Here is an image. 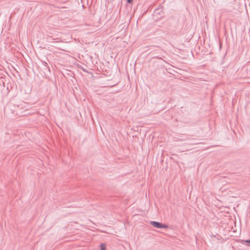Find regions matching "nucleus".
Masks as SVG:
<instances>
[{
	"mask_svg": "<svg viewBox=\"0 0 250 250\" xmlns=\"http://www.w3.org/2000/svg\"><path fill=\"white\" fill-rule=\"evenodd\" d=\"M150 224L154 227H155L157 228H164V229L168 228L167 225H165V224H163L157 222L152 221V222H151Z\"/></svg>",
	"mask_w": 250,
	"mask_h": 250,
	"instance_id": "1",
	"label": "nucleus"
},
{
	"mask_svg": "<svg viewBox=\"0 0 250 250\" xmlns=\"http://www.w3.org/2000/svg\"><path fill=\"white\" fill-rule=\"evenodd\" d=\"M100 247H101V250H105V249H106V246L104 244H101L100 246Z\"/></svg>",
	"mask_w": 250,
	"mask_h": 250,
	"instance_id": "2",
	"label": "nucleus"
},
{
	"mask_svg": "<svg viewBox=\"0 0 250 250\" xmlns=\"http://www.w3.org/2000/svg\"><path fill=\"white\" fill-rule=\"evenodd\" d=\"M127 2L128 3H131L133 1V0H127Z\"/></svg>",
	"mask_w": 250,
	"mask_h": 250,
	"instance_id": "3",
	"label": "nucleus"
},
{
	"mask_svg": "<svg viewBox=\"0 0 250 250\" xmlns=\"http://www.w3.org/2000/svg\"><path fill=\"white\" fill-rule=\"evenodd\" d=\"M246 243H250V240H247L245 241Z\"/></svg>",
	"mask_w": 250,
	"mask_h": 250,
	"instance_id": "4",
	"label": "nucleus"
},
{
	"mask_svg": "<svg viewBox=\"0 0 250 250\" xmlns=\"http://www.w3.org/2000/svg\"><path fill=\"white\" fill-rule=\"evenodd\" d=\"M74 96L76 97V99L77 100V97H76V96L75 93H74Z\"/></svg>",
	"mask_w": 250,
	"mask_h": 250,
	"instance_id": "5",
	"label": "nucleus"
}]
</instances>
